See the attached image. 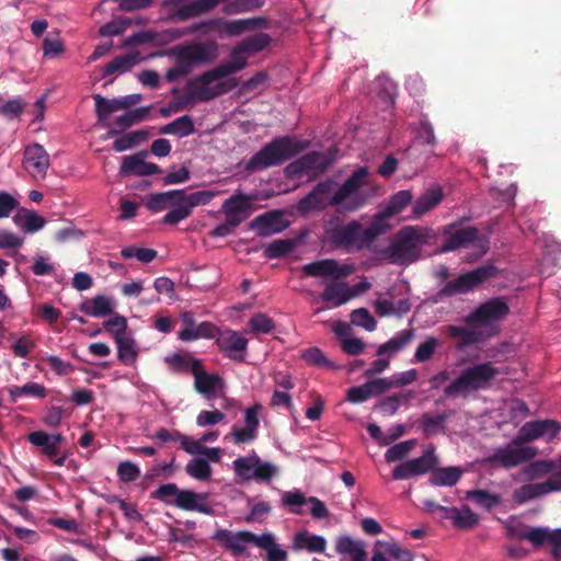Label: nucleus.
Wrapping results in <instances>:
<instances>
[{"label": "nucleus", "instance_id": "nucleus-56", "mask_svg": "<svg viewBox=\"0 0 561 561\" xmlns=\"http://www.w3.org/2000/svg\"><path fill=\"white\" fill-rule=\"evenodd\" d=\"M415 446V440H404L387 449L385 459L387 462H396L403 459Z\"/></svg>", "mask_w": 561, "mask_h": 561}, {"label": "nucleus", "instance_id": "nucleus-42", "mask_svg": "<svg viewBox=\"0 0 561 561\" xmlns=\"http://www.w3.org/2000/svg\"><path fill=\"white\" fill-rule=\"evenodd\" d=\"M148 137L149 133L146 129H139L124 134L114 140L113 149L117 152L129 150L144 142Z\"/></svg>", "mask_w": 561, "mask_h": 561}, {"label": "nucleus", "instance_id": "nucleus-32", "mask_svg": "<svg viewBox=\"0 0 561 561\" xmlns=\"http://www.w3.org/2000/svg\"><path fill=\"white\" fill-rule=\"evenodd\" d=\"M93 100L95 102V115L98 118V123L101 124L103 127H107V121L111 114L121 110V106H118V100L116 98L106 99L100 94L93 95Z\"/></svg>", "mask_w": 561, "mask_h": 561}, {"label": "nucleus", "instance_id": "nucleus-29", "mask_svg": "<svg viewBox=\"0 0 561 561\" xmlns=\"http://www.w3.org/2000/svg\"><path fill=\"white\" fill-rule=\"evenodd\" d=\"M114 340L117 345L118 360L125 366H131L138 357L135 340L128 334L117 335Z\"/></svg>", "mask_w": 561, "mask_h": 561}, {"label": "nucleus", "instance_id": "nucleus-26", "mask_svg": "<svg viewBox=\"0 0 561 561\" xmlns=\"http://www.w3.org/2000/svg\"><path fill=\"white\" fill-rule=\"evenodd\" d=\"M454 413V411H445L436 415H433L430 412L423 413L420 419V424L424 436L428 438L436 435L439 432L445 433V422Z\"/></svg>", "mask_w": 561, "mask_h": 561}, {"label": "nucleus", "instance_id": "nucleus-38", "mask_svg": "<svg viewBox=\"0 0 561 561\" xmlns=\"http://www.w3.org/2000/svg\"><path fill=\"white\" fill-rule=\"evenodd\" d=\"M256 547L267 552L266 561H287V551L276 545L273 535L270 533L259 536Z\"/></svg>", "mask_w": 561, "mask_h": 561}, {"label": "nucleus", "instance_id": "nucleus-34", "mask_svg": "<svg viewBox=\"0 0 561 561\" xmlns=\"http://www.w3.org/2000/svg\"><path fill=\"white\" fill-rule=\"evenodd\" d=\"M272 42V37L266 33H255L243 38L237 44V50L244 51L248 55H254L265 49Z\"/></svg>", "mask_w": 561, "mask_h": 561}, {"label": "nucleus", "instance_id": "nucleus-41", "mask_svg": "<svg viewBox=\"0 0 561 561\" xmlns=\"http://www.w3.org/2000/svg\"><path fill=\"white\" fill-rule=\"evenodd\" d=\"M27 440L32 445L39 447L41 453L48 457L49 459H53L59 455V448L53 445V443L50 442V434L46 433L45 431L31 432L27 435Z\"/></svg>", "mask_w": 561, "mask_h": 561}, {"label": "nucleus", "instance_id": "nucleus-9", "mask_svg": "<svg viewBox=\"0 0 561 561\" xmlns=\"http://www.w3.org/2000/svg\"><path fill=\"white\" fill-rule=\"evenodd\" d=\"M267 26L268 20L263 16L241 20H224L218 18L195 23L187 28L186 33L199 32L202 34H208L213 31H218L220 34L240 36L245 32L266 28Z\"/></svg>", "mask_w": 561, "mask_h": 561}, {"label": "nucleus", "instance_id": "nucleus-14", "mask_svg": "<svg viewBox=\"0 0 561 561\" xmlns=\"http://www.w3.org/2000/svg\"><path fill=\"white\" fill-rule=\"evenodd\" d=\"M262 410L260 403H254L244 411V426H232L231 432L225 436V440L231 439L236 445L251 443L257 437L260 426L259 413Z\"/></svg>", "mask_w": 561, "mask_h": 561}, {"label": "nucleus", "instance_id": "nucleus-43", "mask_svg": "<svg viewBox=\"0 0 561 561\" xmlns=\"http://www.w3.org/2000/svg\"><path fill=\"white\" fill-rule=\"evenodd\" d=\"M252 198L245 194H233L227 198L221 206L224 213H231L232 215L238 214H251Z\"/></svg>", "mask_w": 561, "mask_h": 561}, {"label": "nucleus", "instance_id": "nucleus-48", "mask_svg": "<svg viewBox=\"0 0 561 561\" xmlns=\"http://www.w3.org/2000/svg\"><path fill=\"white\" fill-rule=\"evenodd\" d=\"M479 520L478 514H476L470 506L462 505L460 508L457 507L453 524L458 529H471L479 524Z\"/></svg>", "mask_w": 561, "mask_h": 561}, {"label": "nucleus", "instance_id": "nucleus-8", "mask_svg": "<svg viewBox=\"0 0 561 561\" xmlns=\"http://www.w3.org/2000/svg\"><path fill=\"white\" fill-rule=\"evenodd\" d=\"M369 171L367 167L357 168L339 187L332 196L329 205L342 206L345 211L353 213L362 208L367 199L362 193L360 187L366 183Z\"/></svg>", "mask_w": 561, "mask_h": 561}, {"label": "nucleus", "instance_id": "nucleus-1", "mask_svg": "<svg viewBox=\"0 0 561 561\" xmlns=\"http://www.w3.org/2000/svg\"><path fill=\"white\" fill-rule=\"evenodd\" d=\"M304 149L305 145L290 136L276 137L255 152L245 163L244 169L252 173L278 167Z\"/></svg>", "mask_w": 561, "mask_h": 561}, {"label": "nucleus", "instance_id": "nucleus-46", "mask_svg": "<svg viewBox=\"0 0 561 561\" xmlns=\"http://www.w3.org/2000/svg\"><path fill=\"white\" fill-rule=\"evenodd\" d=\"M412 330L402 331L388 342L381 344L377 350V355L382 356L385 354H394L401 351L412 340Z\"/></svg>", "mask_w": 561, "mask_h": 561}, {"label": "nucleus", "instance_id": "nucleus-31", "mask_svg": "<svg viewBox=\"0 0 561 561\" xmlns=\"http://www.w3.org/2000/svg\"><path fill=\"white\" fill-rule=\"evenodd\" d=\"M321 298L323 301L333 302L334 306L346 304L351 298V288L346 283H333L325 287Z\"/></svg>", "mask_w": 561, "mask_h": 561}, {"label": "nucleus", "instance_id": "nucleus-47", "mask_svg": "<svg viewBox=\"0 0 561 561\" xmlns=\"http://www.w3.org/2000/svg\"><path fill=\"white\" fill-rule=\"evenodd\" d=\"M255 465H257L255 451L249 456L237 458L232 463L236 474L245 481L253 479Z\"/></svg>", "mask_w": 561, "mask_h": 561}, {"label": "nucleus", "instance_id": "nucleus-17", "mask_svg": "<svg viewBox=\"0 0 561 561\" xmlns=\"http://www.w3.org/2000/svg\"><path fill=\"white\" fill-rule=\"evenodd\" d=\"M352 264H340L334 259H323L302 266V272L310 277L330 276L335 279L345 278L354 272Z\"/></svg>", "mask_w": 561, "mask_h": 561}, {"label": "nucleus", "instance_id": "nucleus-20", "mask_svg": "<svg viewBox=\"0 0 561 561\" xmlns=\"http://www.w3.org/2000/svg\"><path fill=\"white\" fill-rule=\"evenodd\" d=\"M216 344L221 353L230 359L243 360L248 340L237 331L226 329L218 333Z\"/></svg>", "mask_w": 561, "mask_h": 561}, {"label": "nucleus", "instance_id": "nucleus-36", "mask_svg": "<svg viewBox=\"0 0 561 561\" xmlns=\"http://www.w3.org/2000/svg\"><path fill=\"white\" fill-rule=\"evenodd\" d=\"M140 61L138 53H127L115 57L111 62L106 64L103 75L111 76L115 72H126Z\"/></svg>", "mask_w": 561, "mask_h": 561}, {"label": "nucleus", "instance_id": "nucleus-62", "mask_svg": "<svg viewBox=\"0 0 561 561\" xmlns=\"http://www.w3.org/2000/svg\"><path fill=\"white\" fill-rule=\"evenodd\" d=\"M0 523L8 529H12L15 537L28 545L36 543L39 540V535L32 529L19 527H13L5 518L0 517Z\"/></svg>", "mask_w": 561, "mask_h": 561}, {"label": "nucleus", "instance_id": "nucleus-40", "mask_svg": "<svg viewBox=\"0 0 561 561\" xmlns=\"http://www.w3.org/2000/svg\"><path fill=\"white\" fill-rule=\"evenodd\" d=\"M307 172H324L332 163L333 157L329 153L310 151L302 156Z\"/></svg>", "mask_w": 561, "mask_h": 561}, {"label": "nucleus", "instance_id": "nucleus-58", "mask_svg": "<svg viewBox=\"0 0 561 561\" xmlns=\"http://www.w3.org/2000/svg\"><path fill=\"white\" fill-rule=\"evenodd\" d=\"M301 358L309 365L317 367L333 368L334 365L324 353L318 347H310L302 352Z\"/></svg>", "mask_w": 561, "mask_h": 561}, {"label": "nucleus", "instance_id": "nucleus-35", "mask_svg": "<svg viewBox=\"0 0 561 561\" xmlns=\"http://www.w3.org/2000/svg\"><path fill=\"white\" fill-rule=\"evenodd\" d=\"M443 198L440 187L426 191L413 205V215L420 217L437 206Z\"/></svg>", "mask_w": 561, "mask_h": 561}, {"label": "nucleus", "instance_id": "nucleus-49", "mask_svg": "<svg viewBox=\"0 0 561 561\" xmlns=\"http://www.w3.org/2000/svg\"><path fill=\"white\" fill-rule=\"evenodd\" d=\"M181 195H176V198L182 202L187 209H192L196 206L207 205L215 197V193L211 191H197L186 195L184 190H179Z\"/></svg>", "mask_w": 561, "mask_h": 561}, {"label": "nucleus", "instance_id": "nucleus-2", "mask_svg": "<svg viewBox=\"0 0 561 561\" xmlns=\"http://www.w3.org/2000/svg\"><path fill=\"white\" fill-rule=\"evenodd\" d=\"M232 73H236V71L233 67H231L230 64L227 61L199 75L193 81L190 82V84L197 85L188 91V93L185 96L186 102H208L215 98H218L222 94L232 91L239 85V80L237 78H229L218 82L214 87H210V84L214 81L226 78Z\"/></svg>", "mask_w": 561, "mask_h": 561}, {"label": "nucleus", "instance_id": "nucleus-25", "mask_svg": "<svg viewBox=\"0 0 561 561\" xmlns=\"http://www.w3.org/2000/svg\"><path fill=\"white\" fill-rule=\"evenodd\" d=\"M114 301L104 295H98L81 302L79 309L93 318H104L114 314Z\"/></svg>", "mask_w": 561, "mask_h": 561}, {"label": "nucleus", "instance_id": "nucleus-57", "mask_svg": "<svg viewBox=\"0 0 561 561\" xmlns=\"http://www.w3.org/2000/svg\"><path fill=\"white\" fill-rule=\"evenodd\" d=\"M439 341L434 337V336H430L427 337L423 343H421L416 350H415V353H414V362L416 363H424V362H427L430 360L436 348L439 346Z\"/></svg>", "mask_w": 561, "mask_h": 561}, {"label": "nucleus", "instance_id": "nucleus-23", "mask_svg": "<svg viewBox=\"0 0 561 561\" xmlns=\"http://www.w3.org/2000/svg\"><path fill=\"white\" fill-rule=\"evenodd\" d=\"M145 157L146 152L144 151L124 157L119 167V173L125 176H148L160 173V167L153 162H146Z\"/></svg>", "mask_w": 561, "mask_h": 561}, {"label": "nucleus", "instance_id": "nucleus-16", "mask_svg": "<svg viewBox=\"0 0 561 561\" xmlns=\"http://www.w3.org/2000/svg\"><path fill=\"white\" fill-rule=\"evenodd\" d=\"M289 226L282 210H270L256 216L249 224V229L254 230L257 237H270L284 231Z\"/></svg>", "mask_w": 561, "mask_h": 561}, {"label": "nucleus", "instance_id": "nucleus-22", "mask_svg": "<svg viewBox=\"0 0 561 561\" xmlns=\"http://www.w3.org/2000/svg\"><path fill=\"white\" fill-rule=\"evenodd\" d=\"M23 167L33 178H45L49 167V157L42 145L33 144L25 148Z\"/></svg>", "mask_w": 561, "mask_h": 561}, {"label": "nucleus", "instance_id": "nucleus-55", "mask_svg": "<svg viewBox=\"0 0 561 561\" xmlns=\"http://www.w3.org/2000/svg\"><path fill=\"white\" fill-rule=\"evenodd\" d=\"M157 251L148 248H137L135 245L123 248L121 255L124 259L137 257L142 263H150L157 257Z\"/></svg>", "mask_w": 561, "mask_h": 561}, {"label": "nucleus", "instance_id": "nucleus-10", "mask_svg": "<svg viewBox=\"0 0 561 561\" xmlns=\"http://www.w3.org/2000/svg\"><path fill=\"white\" fill-rule=\"evenodd\" d=\"M510 538L529 540L535 547L546 542L551 545V556L554 560H561V528L549 530L546 527H528L524 524L506 525Z\"/></svg>", "mask_w": 561, "mask_h": 561}, {"label": "nucleus", "instance_id": "nucleus-50", "mask_svg": "<svg viewBox=\"0 0 561 561\" xmlns=\"http://www.w3.org/2000/svg\"><path fill=\"white\" fill-rule=\"evenodd\" d=\"M185 470L188 476L194 479L206 481L211 476V468L208 461L204 458H193L185 467Z\"/></svg>", "mask_w": 561, "mask_h": 561}, {"label": "nucleus", "instance_id": "nucleus-27", "mask_svg": "<svg viewBox=\"0 0 561 561\" xmlns=\"http://www.w3.org/2000/svg\"><path fill=\"white\" fill-rule=\"evenodd\" d=\"M479 231L476 227H467L451 233L440 248V252H450L477 240Z\"/></svg>", "mask_w": 561, "mask_h": 561}, {"label": "nucleus", "instance_id": "nucleus-3", "mask_svg": "<svg viewBox=\"0 0 561 561\" xmlns=\"http://www.w3.org/2000/svg\"><path fill=\"white\" fill-rule=\"evenodd\" d=\"M501 373V369L490 362L469 366L444 389V394L446 398H466L470 392L489 389Z\"/></svg>", "mask_w": 561, "mask_h": 561}, {"label": "nucleus", "instance_id": "nucleus-12", "mask_svg": "<svg viewBox=\"0 0 561 561\" xmlns=\"http://www.w3.org/2000/svg\"><path fill=\"white\" fill-rule=\"evenodd\" d=\"M510 312L507 302L502 297L492 298L463 318L470 327H488L504 319Z\"/></svg>", "mask_w": 561, "mask_h": 561}, {"label": "nucleus", "instance_id": "nucleus-39", "mask_svg": "<svg viewBox=\"0 0 561 561\" xmlns=\"http://www.w3.org/2000/svg\"><path fill=\"white\" fill-rule=\"evenodd\" d=\"M226 2L221 8V12L226 15H236L255 11L261 9L264 0H225Z\"/></svg>", "mask_w": 561, "mask_h": 561}, {"label": "nucleus", "instance_id": "nucleus-21", "mask_svg": "<svg viewBox=\"0 0 561 561\" xmlns=\"http://www.w3.org/2000/svg\"><path fill=\"white\" fill-rule=\"evenodd\" d=\"M538 450L535 447H513L506 446L497 449L491 460L501 463L504 468L510 469L520 463L527 462L536 457Z\"/></svg>", "mask_w": 561, "mask_h": 561}, {"label": "nucleus", "instance_id": "nucleus-28", "mask_svg": "<svg viewBox=\"0 0 561 561\" xmlns=\"http://www.w3.org/2000/svg\"><path fill=\"white\" fill-rule=\"evenodd\" d=\"M463 474L460 467L434 468L428 481L435 486H453L458 483Z\"/></svg>", "mask_w": 561, "mask_h": 561}, {"label": "nucleus", "instance_id": "nucleus-37", "mask_svg": "<svg viewBox=\"0 0 561 561\" xmlns=\"http://www.w3.org/2000/svg\"><path fill=\"white\" fill-rule=\"evenodd\" d=\"M160 134H172L179 137H186L195 133L194 121L190 115L178 117L173 122L162 126Z\"/></svg>", "mask_w": 561, "mask_h": 561}, {"label": "nucleus", "instance_id": "nucleus-7", "mask_svg": "<svg viewBox=\"0 0 561 561\" xmlns=\"http://www.w3.org/2000/svg\"><path fill=\"white\" fill-rule=\"evenodd\" d=\"M150 497L183 511L198 512L206 515L214 513L213 507L206 502V493L182 490L175 483L161 484L151 492Z\"/></svg>", "mask_w": 561, "mask_h": 561}, {"label": "nucleus", "instance_id": "nucleus-13", "mask_svg": "<svg viewBox=\"0 0 561 561\" xmlns=\"http://www.w3.org/2000/svg\"><path fill=\"white\" fill-rule=\"evenodd\" d=\"M437 462L434 447H432V449L425 450L421 457L398 465L392 471V478L394 480H407L415 476L425 474L434 470Z\"/></svg>", "mask_w": 561, "mask_h": 561}, {"label": "nucleus", "instance_id": "nucleus-18", "mask_svg": "<svg viewBox=\"0 0 561 561\" xmlns=\"http://www.w3.org/2000/svg\"><path fill=\"white\" fill-rule=\"evenodd\" d=\"M561 427L558 422L553 420H542V421H531L525 423L520 430L516 438L513 440V444L519 446L522 444L529 443L535 440L545 434L549 435V439H553L559 434Z\"/></svg>", "mask_w": 561, "mask_h": 561}, {"label": "nucleus", "instance_id": "nucleus-4", "mask_svg": "<svg viewBox=\"0 0 561 561\" xmlns=\"http://www.w3.org/2000/svg\"><path fill=\"white\" fill-rule=\"evenodd\" d=\"M218 54L215 42L191 43L175 47V65L165 72V80L173 82L181 77L187 76L195 65H203L213 61Z\"/></svg>", "mask_w": 561, "mask_h": 561}, {"label": "nucleus", "instance_id": "nucleus-5", "mask_svg": "<svg viewBox=\"0 0 561 561\" xmlns=\"http://www.w3.org/2000/svg\"><path fill=\"white\" fill-rule=\"evenodd\" d=\"M431 231L407 226L400 229L391 242L388 253L392 262L410 264L420 257V247L430 243Z\"/></svg>", "mask_w": 561, "mask_h": 561}, {"label": "nucleus", "instance_id": "nucleus-61", "mask_svg": "<svg viewBox=\"0 0 561 561\" xmlns=\"http://www.w3.org/2000/svg\"><path fill=\"white\" fill-rule=\"evenodd\" d=\"M172 204L175 207L164 215V217L162 219L163 224L176 225L180 221H182L191 216V210L187 209V207L182 202H180L178 198H175V202H173Z\"/></svg>", "mask_w": 561, "mask_h": 561}, {"label": "nucleus", "instance_id": "nucleus-15", "mask_svg": "<svg viewBox=\"0 0 561 561\" xmlns=\"http://www.w3.org/2000/svg\"><path fill=\"white\" fill-rule=\"evenodd\" d=\"M211 539L231 551L233 556H241L245 552L247 545L253 543L256 546L259 536L249 530L232 533L227 529H217Z\"/></svg>", "mask_w": 561, "mask_h": 561}, {"label": "nucleus", "instance_id": "nucleus-33", "mask_svg": "<svg viewBox=\"0 0 561 561\" xmlns=\"http://www.w3.org/2000/svg\"><path fill=\"white\" fill-rule=\"evenodd\" d=\"M293 548L299 550L306 548L309 552L322 553L327 548V540L320 535H309L308 533H298L295 537Z\"/></svg>", "mask_w": 561, "mask_h": 561}, {"label": "nucleus", "instance_id": "nucleus-52", "mask_svg": "<svg viewBox=\"0 0 561 561\" xmlns=\"http://www.w3.org/2000/svg\"><path fill=\"white\" fill-rule=\"evenodd\" d=\"M165 362L174 371H191L195 367V362H202L198 358L193 357L191 354H179L175 353L165 358Z\"/></svg>", "mask_w": 561, "mask_h": 561}, {"label": "nucleus", "instance_id": "nucleus-11", "mask_svg": "<svg viewBox=\"0 0 561 561\" xmlns=\"http://www.w3.org/2000/svg\"><path fill=\"white\" fill-rule=\"evenodd\" d=\"M494 275L495 267L493 265L479 266L470 272L463 273L457 278L447 282L445 286L436 293L434 301L437 302L446 297L469 293Z\"/></svg>", "mask_w": 561, "mask_h": 561}, {"label": "nucleus", "instance_id": "nucleus-19", "mask_svg": "<svg viewBox=\"0 0 561 561\" xmlns=\"http://www.w3.org/2000/svg\"><path fill=\"white\" fill-rule=\"evenodd\" d=\"M557 491H561V470L545 482L524 484L516 489L513 493V500L518 504H524L533 499Z\"/></svg>", "mask_w": 561, "mask_h": 561}, {"label": "nucleus", "instance_id": "nucleus-51", "mask_svg": "<svg viewBox=\"0 0 561 561\" xmlns=\"http://www.w3.org/2000/svg\"><path fill=\"white\" fill-rule=\"evenodd\" d=\"M295 245V241L291 239H277L266 247L264 255L267 259H279L289 254Z\"/></svg>", "mask_w": 561, "mask_h": 561}, {"label": "nucleus", "instance_id": "nucleus-59", "mask_svg": "<svg viewBox=\"0 0 561 561\" xmlns=\"http://www.w3.org/2000/svg\"><path fill=\"white\" fill-rule=\"evenodd\" d=\"M307 501L308 497L299 490L286 491L283 493L282 497L283 505L287 506L294 514H301L300 507L305 505Z\"/></svg>", "mask_w": 561, "mask_h": 561}, {"label": "nucleus", "instance_id": "nucleus-63", "mask_svg": "<svg viewBox=\"0 0 561 561\" xmlns=\"http://www.w3.org/2000/svg\"><path fill=\"white\" fill-rule=\"evenodd\" d=\"M351 322L357 327H362L367 331L376 329V320L371 317L366 308H358L352 311Z\"/></svg>", "mask_w": 561, "mask_h": 561}, {"label": "nucleus", "instance_id": "nucleus-30", "mask_svg": "<svg viewBox=\"0 0 561 561\" xmlns=\"http://www.w3.org/2000/svg\"><path fill=\"white\" fill-rule=\"evenodd\" d=\"M390 217V215H386L385 210H381L375 215L374 220L368 228H363L366 248H368L379 236L386 233L391 228L387 222Z\"/></svg>", "mask_w": 561, "mask_h": 561}, {"label": "nucleus", "instance_id": "nucleus-24", "mask_svg": "<svg viewBox=\"0 0 561 561\" xmlns=\"http://www.w3.org/2000/svg\"><path fill=\"white\" fill-rule=\"evenodd\" d=\"M192 375L194 376V389L207 399H210L215 391L224 386V379L218 375L206 373L202 362H195Z\"/></svg>", "mask_w": 561, "mask_h": 561}, {"label": "nucleus", "instance_id": "nucleus-64", "mask_svg": "<svg viewBox=\"0 0 561 561\" xmlns=\"http://www.w3.org/2000/svg\"><path fill=\"white\" fill-rule=\"evenodd\" d=\"M376 546H385L386 552L392 557L396 561H413V553L405 548H401L397 542H382L378 540Z\"/></svg>", "mask_w": 561, "mask_h": 561}, {"label": "nucleus", "instance_id": "nucleus-53", "mask_svg": "<svg viewBox=\"0 0 561 561\" xmlns=\"http://www.w3.org/2000/svg\"><path fill=\"white\" fill-rule=\"evenodd\" d=\"M176 195H181L180 191H169L163 193H157L150 196V198L147 202V207L154 213L161 211L169 204H172L175 202Z\"/></svg>", "mask_w": 561, "mask_h": 561}, {"label": "nucleus", "instance_id": "nucleus-60", "mask_svg": "<svg viewBox=\"0 0 561 561\" xmlns=\"http://www.w3.org/2000/svg\"><path fill=\"white\" fill-rule=\"evenodd\" d=\"M250 330L254 333H271L274 328V321L265 313H255L248 322Z\"/></svg>", "mask_w": 561, "mask_h": 561}, {"label": "nucleus", "instance_id": "nucleus-44", "mask_svg": "<svg viewBox=\"0 0 561 561\" xmlns=\"http://www.w3.org/2000/svg\"><path fill=\"white\" fill-rule=\"evenodd\" d=\"M447 335L450 339H460L459 347H466L477 344L481 341V333L477 330H470L459 325H448Z\"/></svg>", "mask_w": 561, "mask_h": 561}, {"label": "nucleus", "instance_id": "nucleus-54", "mask_svg": "<svg viewBox=\"0 0 561 561\" xmlns=\"http://www.w3.org/2000/svg\"><path fill=\"white\" fill-rule=\"evenodd\" d=\"M412 201V194L410 191L403 190L399 191L394 195L391 196L388 205L385 207L386 215H390L391 217L399 214L403 208H405Z\"/></svg>", "mask_w": 561, "mask_h": 561}, {"label": "nucleus", "instance_id": "nucleus-45", "mask_svg": "<svg viewBox=\"0 0 561 561\" xmlns=\"http://www.w3.org/2000/svg\"><path fill=\"white\" fill-rule=\"evenodd\" d=\"M466 499L473 501L478 506L488 511L501 504V495L491 493L488 490H470L466 492Z\"/></svg>", "mask_w": 561, "mask_h": 561}, {"label": "nucleus", "instance_id": "nucleus-6", "mask_svg": "<svg viewBox=\"0 0 561 561\" xmlns=\"http://www.w3.org/2000/svg\"><path fill=\"white\" fill-rule=\"evenodd\" d=\"M325 241L335 249L346 253L366 249L363 226L357 220L346 224L339 216H333L323 227Z\"/></svg>", "mask_w": 561, "mask_h": 561}]
</instances>
